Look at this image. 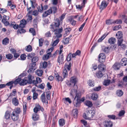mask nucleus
Listing matches in <instances>:
<instances>
[{
  "instance_id": "f03ea898",
  "label": "nucleus",
  "mask_w": 127,
  "mask_h": 127,
  "mask_svg": "<svg viewBox=\"0 0 127 127\" xmlns=\"http://www.w3.org/2000/svg\"><path fill=\"white\" fill-rule=\"evenodd\" d=\"M21 112L20 108H17L14 109L11 114V118L14 121H16L19 119V114Z\"/></svg>"
},
{
  "instance_id": "49530a36",
  "label": "nucleus",
  "mask_w": 127,
  "mask_h": 127,
  "mask_svg": "<svg viewBox=\"0 0 127 127\" xmlns=\"http://www.w3.org/2000/svg\"><path fill=\"white\" fill-rule=\"evenodd\" d=\"M33 23L34 27L35 28L37 27V18H36L34 19L33 21Z\"/></svg>"
},
{
  "instance_id": "58836bf2",
  "label": "nucleus",
  "mask_w": 127,
  "mask_h": 127,
  "mask_svg": "<svg viewBox=\"0 0 127 127\" xmlns=\"http://www.w3.org/2000/svg\"><path fill=\"white\" fill-rule=\"evenodd\" d=\"M63 77L64 78L66 77L68 75V73L66 69H64L63 72Z\"/></svg>"
},
{
  "instance_id": "9b49d317",
  "label": "nucleus",
  "mask_w": 127,
  "mask_h": 127,
  "mask_svg": "<svg viewBox=\"0 0 127 127\" xmlns=\"http://www.w3.org/2000/svg\"><path fill=\"white\" fill-rule=\"evenodd\" d=\"M105 58L106 56L104 53H100L99 55L98 61L100 63H102L104 62Z\"/></svg>"
},
{
  "instance_id": "4c0bfd02",
  "label": "nucleus",
  "mask_w": 127,
  "mask_h": 127,
  "mask_svg": "<svg viewBox=\"0 0 127 127\" xmlns=\"http://www.w3.org/2000/svg\"><path fill=\"white\" fill-rule=\"evenodd\" d=\"M25 30L22 28H19L17 31V32L18 33H25Z\"/></svg>"
},
{
  "instance_id": "412c9836",
  "label": "nucleus",
  "mask_w": 127,
  "mask_h": 127,
  "mask_svg": "<svg viewBox=\"0 0 127 127\" xmlns=\"http://www.w3.org/2000/svg\"><path fill=\"white\" fill-rule=\"evenodd\" d=\"M116 42V39L112 37L110 38L108 40V42L110 44H113Z\"/></svg>"
},
{
  "instance_id": "864d4df0",
  "label": "nucleus",
  "mask_w": 127,
  "mask_h": 127,
  "mask_svg": "<svg viewBox=\"0 0 127 127\" xmlns=\"http://www.w3.org/2000/svg\"><path fill=\"white\" fill-rule=\"evenodd\" d=\"M111 83V81L109 80H107L104 81L103 84L105 86H108Z\"/></svg>"
},
{
  "instance_id": "4468645a",
  "label": "nucleus",
  "mask_w": 127,
  "mask_h": 127,
  "mask_svg": "<svg viewBox=\"0 0 127 127\" xmlns=\"http://www.w3.org/2000/svg\"><path fill=\"white\" fill-rule=\"evenodd\" d=\"M108 3H107L105 1H102L99 6V9L102 10L105 9L107 6Z\"/></svg>"
},
{
  "instance_id": "2f4dec72",
  "label": "nucleus",
  "mask_w": 127,
  "mask_h": 127,
  "mask_svg": "<svg viewBox=\"0 0 127 127\" xmlns=\"http://www.w3.org/2000/svg\"><path fill=\"white\" fill-rule=\"evenodd\" d=\"M77 90L76 89H72L70 92V94L71 95H78L77 93Z\"/></svg>"
},
{
  "instance_id": "c03bdc74",
  "label": "nucleus",
  "mask_w": 127,
  "mask_h": 127,
  "mask_svg": "<svg viewBox=\"0 0 127 127\" xmlns=\"http://www.w3.org/2000/svg\"><path fill=\"white\" fill-rule=\"evenodd\" d=\"M6 58L8 59L11 60L13 57V56L11 54H8L6 55Z\"/></svg>"
},
{
  "instance_id": "69168bd1",
  "label": "nucleus",
  "mask_w": 127,
  "mask_h": 127,
  "mask_svg": "<svg viewBox=\"0 0 127 127\" xmlns=\"http://www.w3.org/2000/svg\"><path fill=\"white\" fill-rule=\"evenodd\" d=\"M38 11L35 10L33 11L32 15L35 16H36L38 15Z\"/></svg>"
},
{
  "instance_id": "37998d69",
  "label": "nucleus",
  "mask_w": 127,
  "mask_h": 127,
  "mask_svg": "<svg viewBox=\"0 0 127 127\" xmlns=\"http://www.w3.org/2000/svg\"><path fill=\"white\" fill-rule=\"evenodd\" d=\"M122 20L120 19H117L114 21V24H120L122 23Z\"/></svg>"
},
{
  "instance_id": "a19ab883",
  "label": "nucleus",
  "mask_w": 127,
  "mask_h": 127,
  "mask_svg": "<svg viewBox=\"0 0 127 127\" xmlns=\"http://www.w3.org/2000/svg\"><path fill=\"white\" fill-rule=\"evenodd\" d=\"M50 9L52 10V12H53L54 13H56L57 10V7L55 6L51 7Z\"/></svg>"
},
{
  "instance_id": "4be33fe9",
  "label": "nucleus",
  "mask_w": 127,
  "mask_h": 127,
  "mask_svg": "<svg viewBox=\"0 0 127 127\" xmlns=\"http://www.w3.org/2000/svg\"><path fill=\"white\" fill-rule=\"evenodd\" d=\"M102 50L105 53H107L109 50V47H106L104 46H103L101 47Z\"/></svg>"
},
{
  "instance_id": "f8f14e48",
  "label": "nucleus",
  "mask_w": 127,
  "mask_h": 127,
  "mask_svg": "<svg viewBox=\"0 0 127 127\" xmlns=\"http://www.w3.org/2000/svg\"><path fill=\"white\" fill-rule=\"evenodd\" d=\"M50 96H41V99L43 103H48V100L50 99Z\"/></svg>"
},
{
  "instance_id": "aec40b11",
  "label": "nucleus",
  "mask_w": 127,
  "mask_h": 127,
  "mask_svg": "<svg viewBox=\"0 0 127 127\" xmlns=\"http://www.w3.org/2000/svg\"><path fill=\"white\" fill-rule=\"evenodd\" d=\"M57 81H62L63 80V79L62 76H59L58 74H55L54 75Z\"/></svg>"
},
{
  "instance_id": "c85d7f7f",
  "label": "nucleus",
  "mask_w": 127,
  "mask_h": 127,
  "mask_svg": "<svg viewBox=\"0 0 127 127\" xmlns=\"http://www.w3.org/2000/svg\"><path fill=\"white\" fill-rule=\"evenodd\" d=\"M105 67V65L103 64H101L99 65L98 66L99 69L101 71H103L104 70Z\"/></svg>"
},
{
  "instance_id": "4d7b16f0",
  "label": "nucleus",
  "mask_w": 127,
  "mask_h": 127,
  "mask_svg": "<svg viewBox=\"0 0 127 127\" xmlns=\"http://www.w3.org/2000/svg\"><path fill=\"white\" fill-rule=\"evenodd\" d=\"M69 41V39L67 38H65L63 40V43L65 44H67L68 43Z\"/></svg>"
},
{
  "instance_id": "20e7f679",
  "label": "nucleus",
  "mask_w": 127,
  "mask_h": 127,
  "mask_svg": "<svg viewBox=\"0 0 127 127\" xmlns=\"http://www.w3.org/2000/svg\"><path fill=\"white\" fill-rule=\"evenodd\" d=\"M54 34L55 36L53 37V40H55L52 44V46H55L60 41L59 38L62 36V34L61 33H57Z\"/></svg>"
},
{
  "instance_id": "f257e3e1",
  "label": "nucleus",
  "mask_w": 127,
  "mask_h": 127,
  "mask_svg": "<svg viewBox=\"0 0 127 127\" xmlns=\"http://www.w3.org/2000/svg\"><path fill=\"white\" fill-rule=\"evenodd\" d=\"M61 22L59 19L57 18L55 20L54 22L50 25V29L53 32H54V34L61 33L62 32L63 28L62 27L58 29Z\"/></svg>"
},
{
  "instance_id": "0e129e2a",
  "label": "nucleus",
  "mask_w": 127,
  "mask_h": 127,
  "mask_svg": "<svg viewBox=\"0 0 127 127\" xmlns=\"http://www.w3.org/2000/svg\"><path fill=\"white\" fill-rule=\"evenodd\" d=\"M121 26L119 25L117 26H116L114 27L113 30L114 31L118 30V29L121 27Z\"/></svg>"
},
{
  "instance_id": "e433bc0d",
  "label": "nucleus",
  "mask_w": 127,
  "mask_h": 127,
  "mask_svg": "<svg viewBox=\"0 0 127 127\" xmlns=\"http://www.w3.org/2000/svg\"><path fill=\"white\" fill-rule=\"evenodd\" d=\"M30 32L32 33L33 36L35 35L36 34V32L34 29L33 28H30L29 30Z\"/></svg>"
},
{
  "instance_id": "7c9ffc66",
  "label": "nucleus",
  "mask_w": 127,
  "mask_h": 127,
  "mask_svg": "<svg viewBox=\"0 0 127 127\" xmlns=\"http://www.w3.org/2000/svg\"><path fill=\"white\" fill-rule=\"evenodd\" d=\"M9 39L7 38H4L2 40V44L5 45H6L8 44L9 42Z\"/></svg>"
},
{
  "instance_id": "c756f323",
  "label": "nucleus",
  "mask_w": 127,
  "mask_h": 127,
  "mask_svg": "<svg viewBox=\"0 0 127 127\" xmlns=\"http://www.w3.org/2000/svg\"><path fill=\"white\" fill-rule=\"evenodd\" d=\"M106 23L108 25L114 24V21L112 19H108L106 21Z\"/></svg>"
},
{
  "instance_id": "9d476101",
  "label": "nucleus",
  "mask_w": 127,
  "mask_h": 127,
  "mask_svg": "<svg viewBox=\"0 0 127 127\" xmlns=\"http://www.w3.org/2000/svg\"><path fill=\"white\" fill-rule=\"evenodd\" d=\"M36 64L35 63L31 64L29 66V69L28 70V72L29 73H32L33 72L35 69V66Z\"/></svg>"
},
{
  "instance_id": "c9c22d12",
  "label": "nucleus",
  "mask_w": 127,
  "mask_h": 127,
  "mask_svg": "<svg viewBox=\"0 0 127 127\" xmlns=\"http://www.w3.org/2000/svg\"><path fill=\"white\" fill-rule=\"evenodd\" d=\"M38 60V58L36 56L33 57L32 59V63H35L36 64V62Z\"/></svg>"
},
{
  "instance_id": "bb28decb",
  "label": "nucleus",
  "mask_w": 127,
  "mask_h": 127,
  "mask_svg": "<svg viewBox=\"0 0 127 127\" xmlns=\"http://www.w3.org/2000/svg\"><path fill=\"white\" fill-rule=\"evenodd\" d=\"M33 119L34 121H36L38 120L39 118V116L38 115L35 113L32 116Z\"/></svg>"
},
{
  "instance_id": "7ed1b4c3",
  "label": "nucleus",
  "mask_w": 127,
  "mask_h": 127,
  "mask_svg": "<svg viewBox=\"0 0 127 127\" xmlns=\"http://www.w3.org/2000/svg\"><path fill=\"white\" fill-rule=\"evenodd\" d=\"M34 77L32 75L30 74H29L28 75V80L26 79H21L20 78V79H21L20 82L21 83H23L25 84L24 85H26L28 83L29 84H31L32 83L33 84V82L34 81Z\"/></svg>"
},
{
  "instance_id": "3c124183",
  "label": "nucleus",
  "mask_w": 127,
  "mask_h": 127,
  "mask_svg": "<svg viewBox=\"0 0 127 127\" xmlns=\"http://www.w3.org/2000/svg\"><path fill=\"white\" fill-rule=\"evenodd\" d=\"M45 36L47 37H50L51 36V33L50 31H48L45 34Z\"/></svg>"
},
{
  "instance_id": "6ab92c4d",
  "label": "nucleus",
  "mask_w": 127,
  "mask_h": 127,
  "mask_svg": "<svg viewBox=\"0 0 127 127\" xmlns=\"http://www.w3.org/2000/svg\"><path fill=\"white\" fill-rule=\"evenodd\" d=\"M121 63L122 66H125L127 64V59L126 58H124L121 60Z\"/></svg>"
},
{
  "instance_id": "79ce46f5",
  "label": "nucleus",
  "mask_w": 127,
  "mask_h": 127,
  "mask_svg": "<svg viewBox=\"0 0 127 127\" xmlns=\"http://www.w3.org/2000/svg\"><path fill=\"white\" fill-rule=\"evenodd\" d=\"M38 11L40 12H42V11L43 9V6L41 4L37 7Z\"/></svg>"
},
{
  "instance_id": "2eb2a0df",
  "label": "nucleus",
  "mask_w": 127,
  "mask_h": 127,
  "mask_svg": "<svg viewBox=\"0 0 127 127\" xmlns=\"http://www.w3.org/2000/svg\"><path fill=\"white\" fill-rule=\"evenodd\" d=\"M51 10L49 9L48 10L44 12L42 14L43 17H45L52 13Z\"/></svg>"
},
{
  "instance_id": "b1692460",
  "label": "nucleus",
  "mask_w": 127,
  "mask_h": 127,
  "mask_svg": "<svg viewBox=\"0 0 127 127\" xmlns=\"http://www.w3.org/2000/svg\"><path fill=\"white\" fill-rule=\"evenodd\" d=\"M36 81H34L33 84H36L38 83H40L42 82V80L39 77H37L36 78Z\"/></svg>"
},
{
  "instance_id": "0eeeda50",
  "label": "nucleus",
  "mask_w": 127,
  "mask_h": 127,
  "mask_svg": "<svg viewBox=\"0 0 127 127\" xmlns=\"http://www.w3.org/2000/svg\"><path fill=\"white\" fill-rule=\"evenodd\" d=\"M77 80L76 77H71L70 80V82H68L67 83V85L70 87L72 85L75 86L77 82Z\"/></svg>"
},
{
  "instance_id": "a878e982",
  "label": "nucleus",
  "mask_w": 127,
  "mask_h": 127,
  "mask_svg": "<svg viewBox=\"0 0 127 127\" xmlns=\"http://www.w3.org/2000/svg\"><path fill=\"white\" fill-rule=\"evenodd\" d=\"M119 64L118 63H115L112 66V67L115 69L118 70L119 69Z\"/></svg>"
},
{
  "instance_id": "5701e85b",
  "label": "nucleus",
  "mask_w": 127,
  "mask_h": 127,
  "mask_svg": "<svg viewBox=\"0 0 127 127\" xmlns=\"http://www.w3.org/2000/svg\"><path fill=\"white\" fill-rule=\"evenodd\" d=\"M122 32H118L116 34V36L118 39H122Z\"/></svg>"
},
{
  "instance_id": "473e14b6",
  "label": "nucleus",
  "mask_w": 127,
  "mask_h": 127,
  "mask_svg": "<svg viewBox=\"0 0 127 127\" xmlns=\"http://www.w3.org/2000/svg\"><path fill=\"white\" fill-rule=\"evenodd\" d=\"M76 98L79 99L80 102L81 103V102H83L85 100V98L84 97H83L81 99H80V96H75L74 98V100H76Z\"/></svg>"
},
{
  "instance_id": "680f3d73",
  "label": "nucleus",
  "mask_w": 127,
  "mask_h": 127,
  "mask_svg": "<svg viewBox=\"0 0 127 127\" xmlns=\"http://www.w3.org/2000/svg\"><path fill=\"white\" fill-rule=\"evenodd\" d=\"M81 122L86 127H87L88 126L87 122L85 120H81Z\"/></svg>"
},
{
  "instance_id": "6e6552de",
  "label": "nucleus",
  "mask_w": 127,
  "mask_h": 127,
  "mask_svg": "<svg viewBox=\"0 0 127 127\" xmlns=\"http://www.w3.org/2000/svg\"><path fill=\"white\" fill-rule=\"evenodd\" d=\"M64 56L63 54L61 55H59L58 58L57 62V65H60L61 64H62L64 63Z\"/></svg>"
},
{
  "instance_id": "423d86ee",
  "label": "nucleus",
  "mask_w": 127,
  "mask_h": 127,
  "mask_svg": "<svg viewBox=\"0 0 127 127\" xmlns=\"http://www.w3.org/2000/svg\"><path fill=\"white\" fill-rule=\"evenodd\" d=\"M54 48L52 47L48 50V52H49L46 54L44 55L42 57L43 59L44 60H47L50 57L52 56L51 52L53 51Z\"/></svg>"
},
{
  "instance_id": "ea45409f",
  "label": "nucleus",
  "mask_w": 127,
  "mask_h": 127,
  "mask_svg": "<svg viewBox=\"0 0 127 127\" xmlns=\"http://www.w3.org/2000/svg\"><path fill=\"white\" fill-rule=\"evenodd\" d=\"M103 75V73L101 71H98L96 74V76L98 78L101 77Z\"/></svg>"
},
{
  "instance_id": "dca6fc26",
  "label": "nucleus",
  "mask_w": 127,
  "mask_h": 127,
  "mask_svg": "<svg viewBox=\"0 0 127 127\" xmlns=\"http://www.w3.org/2000/svg\"><path fill=\"white\" fill-rule=\"evenodd\" d=\"M12 103L15 106H18L19 104V102L17 98L14 97L12 99Z\"/></svg>"
},
{
  "instance_id": "de8ad7c7",
  "label": "nucleus",
  "mask_w": 127,
  "mask_h": 127,
  "mask_svg": "<svg viewBox=\"0 0 127 127\" xmlns=\"http://www.w3.org/2000/svg\"><path fill=\"white\" fill-rule=\"evenodd\" d=\"M10 26L13 27L15 29H17L18 28L19 29V25L16 24L14 25L13 24H12V23L10 25Z\"/></svg>"
},
{
  "instance_id": "f704fd0d",
  "label": "nucleus",
  "mask_w": 127,
  "mask_h": 127,
  "mask_svg": "<svg viewBox=\"0 0 127 127\" xmlns=\"http://www.w3.org/2000/svg\"><path fill=\"white\" fill-rule=\"evenodd\" d=\"M32 46L30 45L27 46L26 47V50L28 52H31L32 50Z\"/></svg>"
},
{
  "instance_id": "ddd939ff",
  "label": "nucleus",
  "mask_w": 127,
  "mask_h": 127,
  "mask_svg": "<svg viewBox=\"0 0 127 127\" xmlns=\"http://www.w3.org/2000/svg\"><path fill=\"white\" fill-rule=\"evenodd\" d=\"M103 124L105 127H112V122L110 121H105L103 122Z\"/></svg>"
},
{
  "instance_id": "a211bd4d",
  "label": "nucleus",
  "mask_w": 127,
  "mask_h": 127,
  "mask_svg": "<svg viewBox=\"0 0 127 127\" xmlns=\"http://www.w3.org/2000/svg\"><path fill=\"white\" fill-rule=\"evenodd\" d=\"M59 126H60L62 127L65 124V120L63 119H61L59 120Z\"/></svg>"
},
{
  "instance_id": "1a4fd4ad",
  "label": "nucleus",
  "mask_w": 127,
  "mask_h": 127,
  "mask_svg": "<svg viewBox=\"0 0 127 127\" xmlns=\"http://www.w3.org/2000/svg\"><path fill=\"white\" fill-rule=\"evenodd\" d=\"M40 110L43 112L44 111V109L43 107H41L39 104L36 105L35 107L33 109V111L34 112L36 113Z\"/></svg>"
},
{
  "instance_id": "052dcab7",
  "label": "nucleus",
  "mask_w": 127,
  "mask_h": 127,
  "mask_svg": "<svg viewBox=\"0 0 127 127\" xmlns=\"http://www.w3.org/2000/svg\"><path fill=\"white\" fill-rule=\"evenodd\" d=\"M35 55V54L34 53H31V54H29L28 55L27 57L29 59H30L33 58Z\"/></svg>"
},
{
  "instance_id": "774afa93",
  "label": "nucleus",
  "mask_w": 127,
  "mask_h": 127,
  "mask_svg": "<svg viewBox=\"0 0 127 127\" xmlns=\"http://www.w3.org/2000/svg\"><path fill=\"white\" fill-rule=\"evenodd\" d=\"M89 112V113H90V115L93 118L94 116L95 113V111H94L90 110Z\"/></svg>"
},
{
  "instance_id": "a18cd8bd",
  "label": "nucleus",
  "mask_w": 127,
  "mask_h": 127,
  "mask_svg": "<svg viewBox=\"0 0 127 127\" xmlns=\"http://www.w3.org/2000/svg\"><path fill=\"white\" fill-rule=\"evenodd\" d=\"M88 85L91 87H93L94 86L95 83L93 81H92L91 80H89L88 82Z\"/></svg>"
},
{
  "instance_id": "338daca9",
  "label": "nucleus",
  "mask_w": 127,
  "mask_h": 127,
  "mask_svg": "<svg viewBox=\"0 0 127 127\" xmlns=\"http://www.w3.org/2000/svg\"><path fill=\"white\" fill-rule=\"evenodd\" d=\"M32 93H33V95H38V94L35 91V88H33L32 91Z\"/></svg>"
},
{
  "instance_id": "39448f33",
  "label": "nucleus",
  "mask_w": 127,
  "mask_h": 127,
  "mask_svg": "<svg viewBox=\"0 0 127 127\" xmlns=\"http://www.w3.org/2000/svg\"><path fill=\"white\" fill-rule=\"evenodd\" d=\"M20 81H21L20 78H18L16 79V80L14 81H12L7 83L6 84H5L6 86H11L12 85L13 83H14L15 85H16L18 84H19L20 85L25 84H24L23 83H21Z\"/></svg>"
},
{
  "instance_id": "e2e57ef3",
  "label": "nucleus",
  "mask_w": 127,
  "mask_h": 127,
  "mask_svg": "<svg viewBox=\"0 0 127 127\" xmlns=\"http://www.w3.org/2000/svg\"><path fill=\"white\" fill-rule=\"evenodd\" d=\"M71 53H69L68 55L66 58V60L67 61H70L71 60Z\"/></svg>"
},
{
  "instance_id": "13d9d810",
  "label": "nucleus",
  "mask_w": 127,
  "mask_h": 127,
  "mask_svg": "<svg viewBox=\"0 0 127 127\" xmlns=\"http://www.w3.org/2000/svg\"><path fill=\"white\" fill-rule=\"evenodd\" d=\"M43 39L42 38H40L39 39V46H42L43 45Z\"/></svg>"
},
{
  "instance_id": "8fccbe9b",
  "label": "nucleus",
  "mask_w": 127,
  "mask_h": 127,
  "mask_svg": "<svg viewBox=\"0 0 127 127\" xmlns=\"http://www.w3.org/2000/svg\"><path fill=\"white\" fill-rule=\"evenodd\" d=\"M101 89V87L99 86L98 87H95L93 89V90L95 91H98L100 90Z\"/></svg>"
},
{
  "instance_id": "cd10ccee",
  "label": "nucleus",
  "mask_w": 127,
  "mask_h": 127,
  "mask_svg": "<svg viewBox=\"0 0 127 127\" xmlns=\"http://www.w3.org/2000/svg\"><path fill=\"white\" fill-rule=\"evenodd\" d=\"M43 72L42 70L37 69L35 73L38 76H41L42 75Z\"/></svg>"
},
{
  "instance_id": "5fc2aeb1",
  "label": "nucleus",
  "mask_w": 127,
  "mask_h": 127,
  "mask_svg": "<svg viewBox=\"0 0 127 127\" xmlns=\"http://www.w3.org/2000/svg\"><path fill=\"white\" fill-rule=\"evenodd\" d=\"M117 45L118 46H120L121 45L123 41V40L122 39H118Z\"/></svg>"
},
{
  "instance_id": "6e6d98bb",
  "label": "nucleus",
  "mask_w": 127,
  "mask_h": 127,
  "mask_svg": "<svg viewBox=\"0 0 127 127\" xmlns=\"http://www.w3.org/2000/svg\"><path fill=\"white\" fill-rule=\"evenodd\" d=\"M20 57L21 60H24L26 59V56L25 54H23L21 55Z\"/></svg>"
},
{
  "instance_id": "72a5a7b5",
  "label": "nucleus",
  "mask_w": 127,
  "mask_h": 127,
  "mask_svg": "<svg viewBox=\"0 0 127 127\" xmlns=\"http://www.w3.org/2000/svg\"><path fill=\"white\" fill-rule=\"evenodd\" d=\"M107 34L106 35L105 34H103L100 38L97 41L98 42H100L102 41L106 37Z\"/></svg>"
},
{
  "instance_id": "09e8293b",
  "label": "nucleus",
  "mask_w": 127,
  "mask_h": 127,
  "mask_svg": "<svg viewBox=\"0 0 127 127\" xmlns=\"http://www.w3.org/2000/svg\"><path fill=\"white\" fill-rule=\"evenodd\" d=\"M2 22L5 26H7L9 24V22L5 19H3L2 20Z\"/></svg>"
},
{
  "instance_id": "bf43d9fd",
  "label": "nucleus",
  "mask_w": 127,
  "mask_h": 127,
  "mask_svg": "<svg viewBox=\"0 0 127 127\" xmlns=\"http://www.w3.org/2000/svg\"><path fill=\"white\" fill-rule=\"evenodd\" d=\"M125 113V111L124 110H121L120 111L118 114L119 116H123Z\"/></svg>"
},
{
  "instance_id": "603ef678",
  "label": "nucleus",
  "mask_w": 127,
  "mask_h": 127,
  "mask_svg": "<svg viewBox=\"0 0 127 127\" xmlns=\"http://www.w3.org/2000/svg\"><path fill=\"white\" fill-rule=\"evenodd\" d=\"M116 94L117 95H123V93L121 90H119L117 91Z\"/></svg>"
},
{
  "instance_id": "393cba45",
  "label": "nucleus",
  "mask_w": 127,
  "mask_h": 127,
  "mask_svg": "<svg viewBox=\"0 0 127 127\" xmlns=\"http://www.w3.org/2000/svg\"><path fill=\"white\" fill-rule=\"evenodd\" d=\"M10 112L9 111H6L5 113L4 117L6 120L9 119L10 118Z\"/></svg>"
},
{
  "instance_id": "f3484780",
  "label": "nucleus",
  "mask_w": 127,
  "mask_h": 127,
  "mask_svg": "<svg viewBox=\"0 0 127 127\" xmlns=\"http://www.w3.org/2000/svg\"><path fill=\"white\" fill-rule=\"evenodd\" d=\"M75 100V102H74V105L76 107H79L80 105L81 102H80L79 99L76 98Z\"/></svg>"
}]
</instances>
